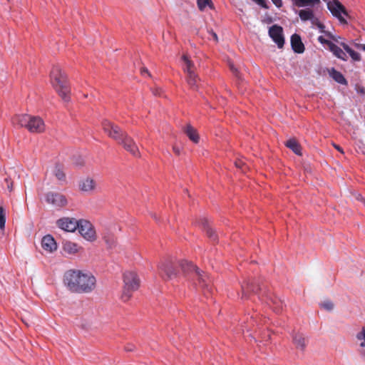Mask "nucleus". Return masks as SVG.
Segmentation results:
<instances>
[{
    "instance_id": "obj_1",
    "label": "nucleus",
    "mask_w": 365,
    "mask_h": 365,
    "mask_svg": "<svg viewBox=\"0 0 365 365\" xmlns=\"http://www.w3.org/2000/svg\"><path fill=\"white\" fill-rule=\"evenodd\" d=\"M63 282L68 289L74 293H90L96 287L95 277L88 272L69 269L64 274Z\"/></svg>"
},
{
    "instance_id": "obj_2",
    "label": "nucleus",
    "mask_w": 365,
    "mask_h": 365,
    "mask_svg": "<svg viewBox=\"0 0 365 365\" xmlns=\"http://www.w3.org/2000/svg\"><path fill=\"white\" fill-rule=\"evenodd\" d=\"M12 123L21 128L24 127L31 133H43L46 128L44 121L41 118L27 114L14 115L12 118Z\"/></svg>"
},
{
    "instance_id": "obj_3",
    "label": "nucleus",
    "mask_w": 365,
    "mask_h": 365,
    "mask_svg": "<svg viewBox=\"0 0 365 365\" xmlns=\"http://www.w3.org/2000/svg\"><path fill=\"white\" fill-rule=\"evenodd\" d=\"M51 82L60 97L65 101L70 100V88L67 77L59 66H54L51 71Z\"/></svg>"
},
{
    "instance_id": "obj_4",
    "label": "nucleus",
    "mask_w": 365,
    "mask_h": 365,
    "mask_svg": "<svg viewBox=\"0 0 365 365\" xmlns=\"http://www.w3.org/2000/svg\"><path fill=\"white\" fill-rule=\"evenodd\" d=\"M180 266L184 274H192V279L197 281L200 288L207 292H212L211 279L205 272L200 271L192 263L187 261L181 262Z\"/></svg>"
},
{
    "instance_id": "obj_5",
    "label": "nucleus",
    "mask_w": 365,
    "mask_h": 365,
    "mask_svg": "<svg viewBox=\"0 0 365 365\" xmlns=\"http://www.w3.org/2000/svg\"><path fill=\"white\" fill-rule=\"evenodd\" d=\"M123 288L121 299L128 302L132 297L133 292L140 287V279L133 272H125L123 274Z\"/></svg>"
},
{
    "instance_id": "obj_6",
    "label": "nucleus",
    "mask_w": 365,
    "mask_h": 365,
    "mask_svg": "<svg viewBox=\"0 0 365 365\" xmlns=\"http://www.w3.org/2000/svg\"><path fill=\"white\" fill-rule=\"evenodd\" d=\"M242 298H246L247 294L249 292H252L255 294H259L262 297L264 295L267 298V303L272 302L273 304H276L278 306L279 303H281L279 299H277V298H272V296L268 295V293L267 290L265 289V287L264 286H261L259 284L251 282V283H247L246 284L242 285Z\"/></svg>"
},
{
    "instance_id": "obj_7",
    "label": "nucleus",
    "mask_w": 365,
    "mask_h": 365,
    "mask_svg": "<svg viewBox=\"0 0 365 365\" xmlns=\"http://www.w3.org/2000/svg\"><path fill=\"white\" fill-rule=\"evenodd\" d=\"M104 132L112 139L118 143L124 137L127 133L123 131L119 126L112 122L105 120L102 123Z\"/></svg>"
},
{
    "instance_id": "obj_8",
    "label": "nucleus",
    "mask_w": 365,
    "mask_h": 365,
    "mask_svg": "<svg viewBox=\"0 0 365 365\" xmlns=\"http://www.w3.org/2000/svg\"><path fill=\"white\" fill-rule=\"evenodd\" d=\"M327 8L331 14L337 18L341 24H346V21L343 15L348 16V13L344 6L339 0L327 1Z\"/></svg>"
},
{
    "instance_id": "obj_9",
    "label": "nucleus",
    "mask_w": 365,
    "mask_h": 365,
    "mask_svg": "<svg viewBox=\"0 0 365 365\" xmlns=\"http://www.w3.org/2000/svg\"><path fill=\"white\" fill-rule=\"evenodd\" d=\"M160 275L165 280L173 279L178 276V272L170 260H165L158 266Z\"/></svg>"
},
{
    "instance_id": "obj_10",
    "label": "nucleus",
    "mask_w": 365,
    "mask_h": 365,
    "mask_svg": "<svg viewBox=\"0 0 365 365\" xmlns=\"http://www.w3.org/2000/svg\"><path fill=\"white\" fill-rule=\"evenodd\" d=\"M77 229L81 236L86 240L88 241H94L96 240V231L89 221L86 220H78Z\"/></svg>"
},
{
    "instance_id": "obj_11",
    "label": "nucleus",
    "mask_w": 365,
    "mask_h": 365,
    "mask_svg": "<svg viewBox=\"0 0 365 365\" xmlns=\"http://www.w3.org/2000/svg\"><path fill=\"white\" fill-rule=\"evenodd\" d=\"M123 148L134 157H140L139 149L134 140L126 133L118 143Z\"/></svg>"
},
{
    "instance_id": "obj_12",
    "label": "nucleus",
    "mask_w": 365,
    "mask_h": 365,
    "mask_svg": "<svg viewBox=\"0 0 365 365\" xmlns=\"http://www.w3.org/2000/svg\"><path fill=\"white\" fill-rule=\"evenodd\" d=\"M269 35L277 43L279 48H283L284 44V38L283 36V29L280 26H272L269 29Z\"/></svg>"
},
{
    "instance_id": "obj_13",
    "label": "nucleus",
    "mask_w": 365,
    "mask_h": 365,
    "mask_svg": "<svg viewBox=\"0 0 365 365\" xmlns=\"http://www.w3.org/2000/svg\"><path fill=\"white\" fill-rule=\"evenodd\" d=\"M48 203L52 204L56 207H63L67 204L66 198L64 195L57 192H48L46 196Z\"/></svg>"
},
{
    "instance_id": "obj_14",
    "label": "nucleus",
    "mask_w": 365,
    "mask_h": 365,
    "mask_svg": "<svg viewBox=\"0 0 365 365\" xmlns=\"http://www.w3.org/2000/svg\"><path fill=\"white\" fill-rule=\"evenodd\" d=\"M57 225L66 232H74L78 226V220L74 218L63 217L57 221Z\"/></svg>"
},
{
    "instance_id": "obj_15",
    "label": "nucleus",
    "mask_w": 365,
    "mask_h": 365,
    "mask_svg": "<svg viewBox=\"0 0 365 365\" xmlns=\"http://www.w3.org/2000/svg\"><path fill=\"white\" fill-rule=\"evenodd\" d=\"M97 187V183L95 180L90 177H87L81 180L79 182V188L81 191L91 193L93 192Z\"/></svg>"
},
{
    "instance_id": "obj_16",
    "label": "nucleus",
    "mask_w": 365,
    "mask_h": 365,
    "mask_svg": "<svg viewBox=\"0 0 365 365\" xmlns=\"http://www.w3.org/2000/svg\"><path fill=\"white\" fill-rule=\"evenodd\" d=\"M292 341L296 349L304 351L307 347L308 339L303 334L297 332L292 335Z\"/></svg>"
},
{
    "instance_id": "obj_17",
    "label": "nucleus",
    "mask_w": 365,
    "mask_h": 365,
    "mask_svg": "<svg viewBox=\"0 0 365 365\" xmlns=\"http://www.w3.org/2000/svg\"><path fill=\"white\" fill-rule=\"evenodd\" d=\"M326 34L330 38H331L334 41L339 43V45L344 48V50L349 54L350 57L352 58L353 61H361L360 54L354 51L353 49H351L346 43H345L344 42H339L338 38L331 35L330 33H326Z\"/></svg>"
},
{
    "instance_id": "obj_18",
    "label": "nucleus",
    "mask_w": 365,
    "mask_h": 365,
    "mask_svg": "<svg viewBox=\"0 0 365 365\" xmlns=\"http://www.w3.org/2000/svg\"><path fill=\"white\" fill-rule=\"evenodd\" d=\"M41 245L44 250L52 252L57 249V245L54 238L50 235H46L42 238Z\"/></svg>"
},
{
    "instance_id": "obj_19",
    "label": "nucleus",
    "mask_w": 365,
    "mask_h": 365,
    "mask_svg": "<svg viewBox=\"0 0 365 365\" xmlns=\"http://www.w3.org/2000/svg\"><path fill=\"white\" fill-rule=\"evenodd\" d=\"M291 45L294 52L302 53L304 51V46L299 35L294 34L291 36Z\"/></svg>"
},
{
    "instance_id": "obj_20",
    "label": "nucleus",
    "mask_w": 365,
    "mask_h": 365,
    "mask_svg": "<svg viewBox=\"0 0 365 365\" xmlns=\"http://www.w3.org/2000/svg\"><path fill=\"white\" fill-rule=\"evenodd\" d=\"M80 247L75 242L65 241L63 242V250L68 255H75L78 252Z\"/></svg>"
},
{
    "instance_id": "obj_21",
    "label": "nucleus",
    "mask_w": 365,
    "mask_h": 365,
    "mask_svg": "<svg viewBox=\"0 0 365 365\" xmlns=\"http://www.w3.org/2000/svg\"><path fill=\"white\" fill-rule=\"evenodd\" d=\"M329 74L338 83H340L341 85H347V81L346 80L344 76L342 75L341 73L336 71L335 68H331V69H329Z\"/></svg>"
},
{
    "instance_id": "obj_22",
    "label": "nucleus",
    "mask_w": 365,
    "mask_h": 365,
    "mask_svg": "<svg viewBox=\"0 0 365 365\" xmlns=\"http://www.w3.org/2000/svg\"><path fill=\"white\" fill-rule=\"evenodd\" d=\"M329 49L336 58L343 61L347 60V56L346 53L339 46H336L334 43H332Z\"/></svg>"
},
{
    "instance_id": "obj_23",
    "label": "nucleus",
    "mask_w": 365,
    "mask_h": 365,
    "mask_svg": "<svg viewBox=\"0 0 365 365\" xmlns=\"http://www.w3.org/2000/svg\"><path fill=\"white\" fill-rule=\"evenodd\" d=\"M185 133L192 142L197 143L199 141V135L196 131V130L191 126L190 125H187L185 129Z\"/></svg>"
},
{
    "instance_id": "obj_24",
    "label": "nucleus",
    "mask_w": 365,
    "mask_h": 365,
    "mask_svg": "<svg viewBox=\"0 0 365 365\" xmlns=\"http://www.w3.org/2000/svg\"><path fill=\"white\" fill-rule=\"evenodd\" d=\"M285 145L289 149H291L295 154L298 155H302L301 146L295 139L292 138L288 140L286 142Z\"/></svg>"
},
{
    "instance_id": "obj_25",
    "label": "nucleus",
    "mask_w": 365,
    "mask_h": 365,
    "mask_svg": "<svg viewBox=\"0 0 365 365\" xmlns=\"http://www.w3.org/2000/svg\"><path fill=\"white\" fill-rule=\"evenodd\" d=\"M298 14L302 21H310L314 16V13L311 9H301Z\"/></svg>"
},
{
    "instance_id": "obj_26",
    "label": "nucleus",
    "mask_w": 365,
    "mask_h": 365,
    "mask_svg": "<svg viewBox=\"0 0 365 365\" xmlns=\"http://www.w3.org/2000/svg\"><path fill=\"white\" fill-rule=\"evenodd\" d=\"M294 6L297 7H304L307 6H314L319 4L320 0H292Z\"/></svg>"
},
{
    "instance_id": "obj_27",
    "label": "nucleus",
    "mask_w": 365,
    "mask_h": 365,
    "mask_svg": "<svg viewBox=\"0 0 365 365\" xmlns=\"http://www.w3.org/2000/svg\"><path fill=\"white\" fill-rule=\"evenodd\" d=\"M182 60L185 62L184 71L187 73H194V63L190 61L188 57L185 55L182 56Z\"/></svg>"
},
{
    "instance_id": "obj_28",
    "label": "nucleus",
    "mask_w": 365,
    "mask_h": 365,
    "mask_svg": "<svg viewBox=\"0 0 365 365\" xmlns=\"http://www.w3.org/2000/svg\"><path fill=\"white\" fill-rule=\"evenodd\" d=\"M187 83L190 85V86L192 89H196L197 88V81H198L197 76L195 73V72L187 73Z\"/></svg>"
},
{
    "instance_id": "obj_29",
    "label": "nucleus",
    "mask_w": 365,
    "mask_h": 365,
    "mask_svg": "<svg viewBox=\"0 0 365 365\" xmlns=\"http://www.w3.org/2000/svg\"><path fill=\"white\" fill-rule=\"evenodd\" d=\"M204 229L208 236L212 241H215L217 240V235L215 234L214 230L209 226L206 220L203 222Z\"/></svg>"
},
{
    "instance_id": "obj_30",
    "label": "nucleus",
    "mask_w": 365,
    "mask_h": 365,
    "mask_svg": "<svg viewBox=\"0 0 365 365\" xmlns=\"http://www.w3.org/2000/svg\"><path fill=\"white\" fill-rule=\"evenodd\" d=\"M199 9L203 11L207 6L210 9L213 8V4L211 0H197Z\"/></svg>"
},
{
    "instance_id": "obj_31",
    "label": "nucleus",
    "mask_w": 365,
    "mask_h": 365,
    "mask_svg": "<svg viewBox=\"0 0 365 365\" xmlns=\"http://www.w3.org/2000/svg\"><path fill=\"white\" fill-rule=\"evenodd\" d=\"M53 173L58 180L65 181L66 175H65L64 172L63 171V170L59 166H56V168L53 170Z\"/></svg>"
},
{
    "instance_id": "obj_32",
    "label": "nucleus",
    "mask_w": 365,
    "mask_h": 365,
    "mask_svg": "<svg viewBox=\"0 0 365 365\" xmlns=\"http://www.w3.org/2000/svg\"><path fill=\"white\" fill-rule=\"evenodd\" d=\"M6 223V212L3 207L0 206V229L3 230Z\"/></svg>"
},
{
    "instance_id": "obj_33",
    "label": "nucleus",
    "mask_w": 365,
    "mask_h": 365,
    "mask_svg": "<svg viewBox=\"0 0 365 365\" xmlns=\"http://www.w3.org/2000/svg\"><path fill=\"white\" fill-rule=\"evenodd\" d=\"M356 339L361 341L360 346L365 347V327L356 334Z\"/></svg>"
},
{
    "instance_id": "obj_34",
    "label": "nucleus",
    "mask_w": 365,
    "mask_h": 365,
    "mask_svg": "<svg viewBox=\"0 0 365 365\" xmlns=\"http://www.w3.org/2000/svg\"><path fill=\"white\" fill-rule=\"evenodd\" d=\"M321 307L322 308H324V309L331 311L334 308V304L331 301L327 300V301H324V302H322L321 304Z\"/></svg>"
},
{
    "instance_id": "obj_35",
    "label": "nucleus",
    "mask_w": 365,
    "mask_h": 365,
    "mask_svg": "<svg viewBox=\"0 0 365 365\" xmlns=\"http://www.w3.org/2000/svg\"><path fill=\"white\" fill-rule=\"evenodd\" d=\"M235 166L242 170V172H245V169L247 168V165L242 160H237L235 162Z\"/></svg>"
},
{
    "instance_id": "obj_36",
    "label": "nucleus",
    "mask_w": 365,
    "mask_h": 365,
    "mask_svg": "<svg viewBox=\"0 0 365 365\" xmlns=\"http://www.w3.org/2000/svg\"><path fill=\"white\" fill-rule=\"evenodd\" d=\"M318 41L322 43V44H325L328 46V48L330 47V46L332 44L333 42H331V41H329V40H327L325 39L322 36H320L318 37Z\"/></svg>"
},
{
    "instance_id": "obj_37",
    "label": "nucleus",
    "mask_w": 365,
    "mask_h": 365,
    "mask_svg": "<svg viewBox=\"0 0 365 365\" xmlns=\"http://www.w3.org/2000/svg\"><path fill=\"white\" fill-rule=\"evenodd\" d=\"M356 91L358 93H360L361 95H365V88L362 86H360L359 84L356 85Z\"/></svg>"
},
{
    "instance_id": "obj_38",
    "label": "nucleus",
    "mask_w": 365,
    "mask_h": 365,
    "mask_svg": "<svg viewBox=\"0 0 365 365\" xmlns=\"http://www.w3.org/2000/svg\"><path fill=\"white\" fill-rule=\"evenodd\" d=\"M272 1L278 8H280L282 6V0H272Z\"/></svg>"
},
{
    "instance_id": "obj_39",
    "label": "nucleus",
    "mask_w": 365,
    "mask_h": 365,
    "mask_svg": "<svg viewBox=\"0 0 365 365\" xmlns=\"http://www.w3.org/2000/svg\"><path fill=\"white\" fill-rule=\"evenodd\" d=\"M106 242L109 245L110 247L115 246V240L113 238H112L110 240L106 239Z\"/></svg>"
},
{
    "instance_id": "obj_40",
    "label": "nucleus",
    "mask_w": 365,
    "mask_h": 365,
    "mask_svg": "<svg viewBox=\"0 0 365 365\" xmlns=\"http://www.w3.org/2000/svg\"><path fill=\"white\" fill-rule=\"evenodd\" d=\"M173 152L175 153V155H180V149L179 147H178L176 145H173Z\"/></svg>"
},
{
    "instance_id": "obj_41",
    "label": "nucleus",
    "mask_w": 365,
    "mask_h": 365,
    "mask_svg": "<svg viewBox=\"0 0 365 365\" xmlns=\"http://www.w3.org/2000/svg\"><path fill=\"white\" fill-rule=\"evenodd\" d=\"M310 21L313 25L315 26H317L320 22L319 20L317 17H315V16L313 17L312 19L310 20Z\"/></svg>"
},
{
    "instance_id": "obj_42",
    "label": "nucleus",
    "mask_w": 365,
    "mask_h": 365,
    "mask_svg": "<svg viewBox=\"0 0 365 365\" xmlns=\"http://www.w3.org/2000/svg\"><path fill=\"white\" fill-rule=\"evenodd\" d=\"M354 45L356 48L361 49V50H364V48L365 47V44H361V43H355Z\"/></svg>"
},
{
    "instance_id": "obj_43",
    "label": "nucleus",
    "mask_w": 365,
    "mask_h": 365,
    "mask_svg": "<svg viewBox=\"0 0 365 365\" xmlns=\"http://www.w3.org/2000/svg\"><path fill=\"white\" fill-rule=\"evenodd\" d=\"M210 34H211V36H212L213 39L217 42L218 41V37H217V35L215 32H214L213 31H211L210 32Z\"/></svg>"
},
{
    "instance_id": "obj_44",
    "label": "nucleus",
    "mask_w": 365,
    "mask_h": 365,
    "mask_svg": "<svg viewBox=\"0 0 365 365\" xmlns=\"http://www.w3.org/2000/svg\"><path fill=\"white\" fill-rule=\"evenodd\" d=\"M317 26L321 30L322 32H324L326 34V32L324 31L325 26L323 24H322L321 22H319Z\"/></svg>"
},
{
    "instance_id": "obj_45",
    "label": "nucleus",
    "mask_w": 365,
    "mask_h": 365,
    "mask_svg": "<svg viewBox=\"0 0 365 365\" xmlns=\"http://www.w3.org/2000/svg\"><path fill=\"white\" fill-rule=\"evenodd\" d=\"M230 68L231 69V71H232V73L235 75H237V69L232 65H230Z\"/></svg>"
},
{
    "instance_id": "obj_46",
    "label": "nucleus",
    "mask_w": 365,
    "mask_h": 365,
    "mask_svg": "<svg viewBox=\"0 0 365 365\" xmlns=\"http://www.w3.org/2000/svg\"><path fill=\"white\" fill-rule=\"evenodd\" d=\"M230 68L231 69V71H232V73L235 75H237V69L232 65H230Z\"/></svg>"
},
{
    "instance_id": "obj_47",
    "label": "nucleus",
    "mask_w": 365,
    "mask_h": 365,
    "mask_svg": "<svg viewBox=\"0 0 365 365\" xmlns=\"http://www.w3.org/2000/svg\"><path fill=\"white\" fill-rule=\"evenodd\" d=\"M6 181L7 182V187H8V189L9 190V191H11L12 189H13V185H12V182L11 183H9V180L6 178Z\"/></svg>"
},
{
    "instance_id": "obj_48",
    "label": "nucleus",
    "mask_w": 365,
    "mask_h": 365,
    "mask_svg": "<svg viewBox=\"0 0 365 365\" xmlns=\"http://www.w3.org/2000/svg\"><path fill=\"white\" fill-rule=\"evenodd\" d=\"M334 148H335L338 151H339V152H341V153H343V150H342V148H341L339 145H336V144H334Z\"/></svg>"
},
{
    "instance_id": "obj_49",
    "label": "nucleus",
    "mask_w": 365,
    "mask_h": 365,
    "mask_svg": "<svg viewBox=\"0 0 365 365\" xmlns=\"http://www.w3.org/2000/svg\"><path fill=\"white\" fill-rule=\"evenodd\" d=\"M153 93L155 96H158V95L160 96V91H158V89H156L155 91H153Z\"/></svg>"
},
{
    "instance_id": "obj_50",
    "label": "nucleus",
    "mask_w": 365,
    "mask_h": 365,
    "mask_svg": "<svg viewBox=\"0 0 365 365\" xmlns=\"http://www.w3.org/2000/svg\"><path fill=\"white\" fill-rule=\"evenodd\" d=\"M141 73H148V71L147 68H141Z\"/></svg>"
}]
</instances>
